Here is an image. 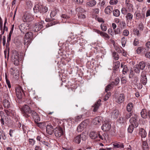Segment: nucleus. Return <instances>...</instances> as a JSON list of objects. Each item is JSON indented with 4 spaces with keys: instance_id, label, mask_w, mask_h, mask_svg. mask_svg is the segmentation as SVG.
<instances>
[{
    "instance_id": "f03ea898",
    "label": "nucleus",
    "mask_w": 150,
    "mask_h": 150,
    "mask_svg": "<svg viewBox=\"0 0 150 150\" xmlns=\"http://www.w3.org/2000/svg\"><path fill=\"white\" fill-rule=\"evenodd\" d=\"M21 110L24 116L26 117H30V114L33 110L28 105H25L22 107L21 109Z\"/></svg>"
},
{
    "instance_id": "0eeeda50",
    "label": "nucleus",
    "mask_w": 150,
    "mask_h": 150,
    "mask_svg": "<svg viewBox=\"0 0 150 150\" xmlns=\"http://www.w3.org/2000/svg\"><path fill=\"white\" fill-rule=\"evenodd\" d=\"M29 24L26 23L22 24L19 25V28L21 32L23 34L25 33L26 32L28 31L29 29Z\"/></svg>"
},
{
    "instance_id": "de8ad7c7",
    "label": "nucleus",
    "mask_w": 150,
    "mask_h": 150,
    "mask_svg": "<svg viewBox=\"0 0 150 150\" xmlns=\"http://www.w3.org/2000/svg\"><path fill=\"white\" fill-rule=\"evenodd\" d=\"M101 29L104 31H105L107 30L106 26L103 24H101L100 25Z\"/></svg>"
},
{
    "instance_id": "09e8293b",
    "label": "nucleus",
    "mask_w": 150,
    "mask_h": 150,
    "mask_svg": "<svg viewBox=\"0 0 150 150\" xmlns=\"http://www.w3.org/2000/svg\"><path fill=\"white\" fill-rule=\"evenodd\" d=\"M110 95L111 93L110 92L108 93L105 95V97L104 98V100L105 101L107 100L108 99L109 97L110 96Z\"/></svg>"
},
{
    "instance_id": "680f3d73",
    "label": "nucleus",
    "mask_w": 150,
    "mask_h": 150,
    "mask_svg": "<svg viewBox=\"0 0 150 150\" xmlns=\"http://www.w3.org/2000/svg\"><path fill=\"white\" fill-rule=\"evenodd\" d=\"M122 13L123 14H125L127 12V10L126 8H123L121 10Z\"/></svg>"
},
{
    "instance_id": "49530a36",
    "label": "nucleus",
    "mask_w": 150,
    "mask_h": 150,
    "mask_svg": "<svg viewBox=\"0 0 150 150\" xmlns=\"http://www.w3.org/2000/svg\"><path fill=\"white\" fill-rule=\"evenodd\" d=\"M127 68L126 65H124L122 70V72L123 74H125L127 72Z\"/></svg>"
},
{
    "instance_id": "bb28decb",
    "label": "nucleus",
    "mask_w": 150,
    "mask_h": 150,
    "mask_svg": "<svg viewBox=\"0 0 150 150\" xmlns=\"http://www.w3.org/2000/svg\"><path fill=\"white\" fill-rule=\"evenodd\" d=\"M85 127V126H84V125L83 123L80 124L78 127L77 128V131L78 132H81L83 129L84 127Z\"/></svg>"
},
{
    "instance_id": "e2e57ef3",
    "label": "nucleus",
    "mask_w": 150,
    "mask_h": 150,
    "mask_svg": "<svg viewBox=\"0 0 150 150\" xmlns=\"http://www.w3.org/2000/svg\"><path fill=\"white\" fill-rule=\"evenodd\" d=\"M139 43V40L137 39H135L134 41L133 45L134 46H136Z\"/></svg>"
},
{
    "instance_id": "f704fd0d",
    "label": "nucleus",
    "mask_w": 150,
    "mask_h": 150,
    "mask_svg": "<svg viewBox=\"0 0 150 150\" xmlns=\"http://www.w3.org/2000/svg\"><path fill=\"white\" fill-rule=\"evenodd\" d=\"M113 15L116 17H118L120 15V12L118 9L113 10Z\"/></svg>"
},
{
    "instance_id": "c85d7f7f",
    "label": "nucleus",
    "mask_w": 150,
    "mask_h": 150,
    "mask_svg": "<svg viewBox=\"0 0 150 150\" xmlns=\"http://www.w3.org/2000/svg\"><path fill=\"white\" fill-rule=\"evenodd\" d=\"M129 0H126L125 1V4L126 6L130 10L132 9V5L129 3Z\"/></svg>"
},
{
    "instance_id": "f257e3e1",
    "label": "nucleus",
    "mask_w": 150,
    "mask_h": 150,
    "mask_svg": "<svg viewBox=\"0 0 150 150\" xmlns=\"http://www.w3.org/2000/svg\"><path fill=\"white\" fill-rule=\"evenodd\" d=\"M33 34L31 32H28L25 35L24 40V44L27 47L31 42L33 38Z\"/></svg>"
},
{
    "instance_id": "8fccbe9b",
    "label": "nucleus",
    "mask_w": 150,
    "mask_h": 150,
    "mask_svg": "<svg viewBox=\"0 0 150 150\" xmlns=\"http://www.w3.org/2000/svg\"><path fill=\"white\" fill-rule=\"evenodd\" d=\"M140 69L137 65L134 67V71L137 73H139L140 72Z\"/></svg>"
},
{
    "instance_id": "4be33fe9",
    "label": "nucleus",
    "mask_w": 150,
    "mask_h": 150,
    "mask_svg": "<svg viewBox=\"0 0 150 150\" xmlns=\"http://www.w3.org/2000/svg\"><path fill=\"white\" fill-rule=\"evenodd\" d=\"M43 27L41 23L37 24L35 27V32H37L40 30Z\"/></svg>"
},
{
    "instance_id": "a211bd4d",
    "label": "nucleus",
    "mask_w": 150,
    "mask_h": 150,
    "mask_svg": "<svg viewBox=\"0 0 150 150\" xmlns=\"http://www.w3.org/2000/svg\"><path fill=\"white\" fill-rule=\"evenodd\" d=\"M133 16L130 13H128L126 14L125 16L126 20L127 22H129L132 21L133 18Z\"/></svg>"
},
{
    "instance_id": "39448f33",
    "label": "nucleus",
    "mask_w": 150,
    "mask_h": 150,
    "mask_svg": "<svg viewBox=\"0 0 150 150\" xmlns=\"http://www.w3.org/2000/svg\"><path fill=\"white\" fill-rule=\"evenodd\" d=\"M16 95L17 98L19 99L22 98L23 95L24 94V91L22 87L20 86H17L16 88Z\"/></svg>"
},
{
    "instance_id": "6e6d98bb",
    "label": "nucleus",
    "mask_w": 150,
    "mask_h": 150,
    "mask_svg": "<svg viewBox=\"0 0 150 150\" xmlns=\"http://www.w3.org/2000/svg\"><path fill=\"white\" fill-rule=\"evenodd\" d=\"M133 115L132 114L131 112L127 113L126 114L125 118V119H127L130 118L132 115V116Z\"/></svg>"
},
{
    "instance_id": "ea45409f",
    "label": "nucleus",
    "mask_w": 150,
    "mask_h": 150,
    "mask_svg": "<svg viewBox=\"0 0 150 150\" xmlns=\"http://www.w3.org/2000/svg\"><path fill=\"white\" fill-rule=\"evenodd\" d=\"M134 127L133 125H130L128 128L127 130L129 132L132 133L134 129Z\"/></svg>"
},
{
    "instance_id": "393cba45",
    "label": "nucleus",
    "mask_w": 150,
    "mask_h": 150,
    "mask_svg": "<svg viewBox=\"0 0 150 150\" xmlns=\"http://www.w3.org/2000/svg\"><path fill=\"white\" fill-rule=\"evenodd\" d=\"M141 82L144 85H145L147 83V78L145 75H142Z\"/></svg>"
},
{
    "instance_id": "dca6fc26",
    "label": "nucleus",
    "mask_w": 150,
    "mask_h": 150,
    "mask_svg": "<svg viewBox=\"0 0 150 150\" xmlns=\"http://www.w3.org/2000/svg\"><path fill=\"white\" fill-rule=\"evenodd\" d=\"M113 147L114 148H122L124 147V145L123 143L120 142H114L113 144Z\"/></svg>"
},
{
    "instance_id": "ddd939ff",
    "label": "nucleus",
    "mask_w": 150,
    "mask_h": 150,
    "mask_svg": "<svg viewBox=\"0 0 150 150\" xmlns=\"http://www.w3.org/2000/svg\"><path fill=\"white\" fill-rule=\"evenodd\" d=\"M125 99V96L123 94H120L118 96V98L116 100V102L118 103H122Z\"/></svg>"
},
{
    "instance_id": "37998d69",
    "label": "nucleus",
    "mask_w": 150,
    "mask_h": 150,
    "mask_svg": "<svg viewBox=\"0 0 150 150\" xmlns=\"http://www.w3.org/2000/svg\"><path fill=\"white\" fill-rule=\"evenodd\" d=\"M121 41L122 46L124 47L126 44L127 40L125 37H123L122 38Z\"/></svg>"
},
{
    "instance_id": "13d9d810",
    "label": "nucleus",
    "mask_w": 150,
    "mask_h": 150,
    "mask_svg": "<svg viewBox=\"0 0 150 150\" xmlns=\"http://www.w3.org/2000/svg\"><path fill=\"white\" fill-rule=\"evenodd\" d=\"M118 2L117 0H110V3L111 4H116Z\"/></svg>"
},
{
    "instance_id": "20e7f679",
    "label": "nucleus",
    "mask_w": 150,
    "mask_h": 150,
    "mask_svg": "<svg viewBox=\"0 0 150 150\" xmlns=\"http://www.w3.org/2000/svg\"><path fill=\"white\" fill-rule=\"evenodd\" d=\"M129 121L131 125H133L134 127H137L139 125L137 116L136 114H134L131 117Z\"/></svg>"
},
{
    "instance_id": "f8f14e48",
    "label": "nucleus",
    "mask_w": 150,
    "mask_h": 150,
    "mask_svg": "<svg viewBox=\"0 0 150 150\" xmlns=\"http://www.w3.org/2000/svg\"><path fill=\"white\" fill-rule=\"evenodd\" d=\"M53 127L51 125H48L46 128V132L49 134H52L54 132Z\"/></svg>"
},
{
    "instance_id": "9d476101",
    "label": "nucleus",
    "mask_w": 150,
    "mask_h": 150,
    "mask_svg": "<svg viewBox=\"0 0 150 150\" xmlns=\"http://www.w3.org/2000/svg\"><path fill=\"white\" fill-rule=\"evenodd\" d=\"M42 5L40 4H38L35 5L33 8L34 12L36 13H40Z\"/></svg>"
},
{
    "instance_id": "c9c22d12",
    "label": "nucleus",
    "mask_w": 150,
    "mask_h": 150,
    "mask_svg": "<svg viewBox=\"0 0 150 150\" xmlns=\"http://www.w3.org/2000/svg\"><path fill=\"white\" fill-rule=\"evenodd\" d=\"M120 66V63L119 61H117L113 65L114 70H116L118 69Z\"/></svg>"
},
{
    "instance_id": "1a4fd4ad",
    "label": "nucleus",
    "mask_w": 150,
    "mask_h": 150,
    "mask_svg": "<svg viewBox=\"0 0 150 150\" xmlns=\"http://www.w3.org/2000/svg\"><path fill=\"white\" fill-rule=\"evenodd\" d=\"M111 125L109 123H104L101 127V129L104 131H108L111 128Z\"/></svg>"
},
{
    "instance_id": "603ef678",
    "label": "nucleus",
    "mask_w": 150,
    "mask_h": 150,
    "mask_svg": "<svg viewBox=\"0 0 150 150\" xmlns=\"http://www.w3.org/2000/svg\"><path fill=\"white\" fill-rule=\"evenodd\" d=\"M112 86L111 85H108L106 87L105 91L107 92L108 91H109L112 88Z\"/></svg>"
},
{
    "instance_id": "bf43d9fd",
    "label": "nucleus",
    "mask_w": 150,
    "mask_h": 150,
    "mask_svg": "<svg viewBox=\"0 0 150 150\" xmlns=\"http://www.w3.org/2000/svg\"><path fill=\"white\" fill-rule=\"evenodd\" d=\"M29 142L30 144L32 146L33 145L35 142V140L33 139H29Z\"/></svg>"
},
{
    "instance_id": "cd10ccee",
    "label": "nucleus",
    "mask_w": 150,
    "mask_h": 150,
    "mask_svg": "<svg viewBox=\"0 0 150 150\" xmlns=\"http://www.w3.org/2000/svg\"><path fill=\"white\" fill-rule=\"evenodd\" d=\"M48 10V9L47 7L42 5V7L41 8L40 14H42V15H43L44 13H46Z\"/></svg>"
},
{
    "instance_id": "2f4dec72",
    "label": "nucleus",
    "mask_w": 150,
    "mask_h": 150,
    "mask_svg": "<svg viewBox=\"0 0 150 150\" xmlns=\"http://www.w3.org/2000/svg\"><path fill=\"white\" fill-rule=\"evenodd\" d=\"M141 115L142 117L144 118H146L147 117V113H146V110L145 109L142 110L141 112Z\"/></svg>"
},
{
    "instance_id": "e433bc0d",
    "label": "nucleus",
    "mask_w": 150,
    "mask_h": 150,
    "mask_svg": "<svg viewBox=\"0 0 150 150\" xmlns=\"http://www.w3.org/2000/svg\"><path fill=\"white\" fill-rule=\"evenodd\" d=\"M76 12L78 13V14L79 13H82L85 11V10L84 9L80 7L77 8L76 9Z\"/></svg>"
},
{
    "instance_id": "423d86ee",
    "label": "nucleus",
    "mask_w": 150,
    "mask_h": 150,
    "mask_svg": "<svg viewBox=\"0 0 150 150\" xmlns=\"http://www.w3.org/2000/svg\"><path fill=\"white\" fill-rule=\"evenodd\" d=\"M55 136L58 138L60 137L63 134L64 132L62 129L61 127H57L54 130Z\"/></svg>"
},
{
    "instance_id": "72a5a7b5",
    "label": "nucleus",
    "mask_w": 150,
    "mask_h": 150,
    "mask_svg": "<svg viewBox=\"0 0 150 150\" xmlns=\"http://www.w3.org/2000/svg\"><path fill=\"white\" fill-rule=\"evenodd\" d=\"M81 139L79 135L76 137L74 139V141L76 143L79 144L81 142Z\"/></svg>"
},
{
    "instance_id": "f3484780",
    "label": "nucleus",
    "mask_w": 150,
    "mask_h": 150,
    "mask_svg": "<svg viewBox=\"0 0 150 150\" xmlns=\"http://www.w3.org/2000/svg\"><path fill=\"white\" fill-rule=\"evenodd\" d=\"M113 9L111 6L107 7L105 10V12L107 14H110L113 11Z\"/></svg>"
},
{
    "instance_id": "a19ab883",
    "label": "nucleus",
    "mask_w": 150,
    "mask_h": 150,
    "mask_svg": "<svg viewBox=\"0 0 150 150\" xmlns=\"http://www.w3.org/2000/svg\"><path fill=\"white\" fill-rule=\"evenodd\" d=\"M144 49L142 47H138L137 50V54H140L141 52H143V51H144Z\"/></svg>"
},
{
    "instance_id": "b1692460",
    "label": "nucleus",
    "mask_w": 150,
    "mask_h": 150,
    "mask_svg": "<svg viewBox=\"0 0 150 150\" xmlns=\"http://www.w3.org/2000/svg\"><path fill=\"white\" fill-rule=\"evenodd\" d=\"M96 1L95 0H91L86 3V5L90 7H93L96 5Z\"/></svg>"
},
{
    "instance_id": "69168bd1",
    "label": "nucleus",
    "mask_w": 150,
    "mask_h": 150,
    "mask_svg": "<svg viewBox=\"0 0 150 150\" xmlns=\"http://www.w3.org/2000/svg\"><path fill=\"white\" fill-rule=\"evenodd\" d=\"M11 36H10V35H8V36L7 38V43L6 45L7 46V45H8L9 44V42L10 41L11 39Z\"/></svg>"
},
{
    "instance_id": "774afa93",
    "label": "nucleus",
    "mask_w": 150,
    "mask_h": 150,
    "mask_svg": "<svg viewBox=\"0 0 150 150\" xmlns=\"http://www.w3.org/2000/svg\"><path fill=\"white\" fill-rule=\"evenodd\" d=\"M5 112L8 116H11L12 114L8 110H5Z\"/></svg>"
},
{
    "instance_id": "a18cd8bd",
    "label": "nucleus",
    "mask_w": 150,
    "mask_h": 150,
    "mask_svg": "<svg viewBox=\"0 0 150 150\" xmlns=\"http://www.w3.org/2000/svg\"><path fill=\"white\" fill-rule=\"evenodd\" d=\"M112 55L114 57V59L115 60H117L118 59V55L117 52H113Z\"/></svg>"
},
{
    "instance_id": "4d7b16f0",
    "label": "nucleus",
    "mask_w": 150,
    "mask_h": 150,
    "mask_svg": "<svg viewBox=\"0 0 150 150\" xmlns=\"http://www.w3.org/2000/svg\"><path fill=\"white\" fill-rule=\"evenodd\" d=\"M37 125L40 128H42L43 126V124L41 122H35Z\"/></svg>"
},
{
    "instance_id": "338daca9",
    "label": "nucleus",
    "mask_w": 150,
    "mask_h": 150,
    "mask_svg": "<svg viewBox=\"0 0 150 150\" xmlns=\"http://www.w3.org/2000/svg\"><path fill=\"white\" fill-rule=\"evenodd\" d=\"M61 17L63 18L66 19H68L69 18V16L65 14H62L61 16Z\"/></svg>"
},
{
    "instance_id": "9b49d317",
    "label": "nucleus",
    "mask_w": 150,
    "mask_h": 150,
    "mask_svg": "<svg viewBox=\"0 0 150 150\" xmlns=\"http://www.w3.org/2000/svg\"><path fill=\"white\" fill-rule=\"evenodd\" d=\"M54 18H46L45 19V21L46 22H49V23L47 25L48 27L52 26L57 24V22L54 21Z\"/></svg>"
},
{
    "instance_id": "3c124183",
    "label": "nucleus",
    "mask_w": 150,
    "mask_h": 150,
    "mask_svg": "<svg viewBox=\"0 0 150 150\" xmlns=\"http://www.w3.org/2000/svg\"><path fill=\"white\" fill-rule=\"evenodd\" d=\"M101 35L106 38L107 39H109L110 38L109 36L107 33L103 32L101 33Z\"/></svg>"
},
{
    "instance_id": "5701e85b",
    "label": "nucleus",
    "mask_w": 150,
    "mask_h": 150,
    "mask_svg": "<svg viewBox=\"0 0 150 150\" xmlns=\"http://www.w3.org/2000/svg\"><path fill=\"white\" fill-rule=\"evenodd\" d=\"M87 134L86 132H83L79 135L81 139L83 141H85L87 139Z\"/></svg>"
},
{
    "instance_id": "0e129e2a",
    "label": "nucleus",
    "mask_w": 150,
    "mask_h": 150,
    "mask_svg": "<svg viewBox=\"0 0 150 150\" xmlns=\"http://www.w3.org/2000/svg\"><path fill=\"white\" fill-rule=\"evenodd\" d=\"M133 32L134 33L137 35L138 36L139 34V30L137 29H134L133 30Z\"/></svg>"
},
{
    "instance_id": "c03bdc74",
    "label": "nucleus",
    "mask_w": 150,
    "mask_h": 150,
    "mask_svg": "<svg viewBox=\"0 0 150 150\" xmlns=\"http://www.w3.org/2000/svg\"><path fill=\"white\" fill-rule=\"evenodd\" d=\"M30 18L29 17L27 14L26 16L25 15L24 17H23V21L24 22H29L30 21L29 19Z\"/></svg>"
},
{
    "instance_id": "a878e982",
    "label": "nucleus",
    "mask_w": 150,
    "mask_h": 150,
    "mask_svg": "<svg viewBox=\"0 0 150 150\" xmlns=\"http://www.w3.org/2000/svg\"><path fill=\"white\" fill-rule=\"evenodd\" d=\"M133 105L131 103H129L127 106V110L128 112H131L133 108Z\"/></svg>"
},
{
    "instance_id": "5fc2aeb1",
    "label": "nucleus",
    "mask_w": 150,
    "mask_h": 150,
    "mask_svg": "<svg viewBox=\"0 0 150 150\" xmlns=\"http://www.w3.org/2000/svg\"><path fill=\"white\" fill-rule=\"evenodd\" d=\"M129 34V32L127 30H124L123 32V34L125 36H127Z\"/></svg>"
},
{
    "instance_id": "473e14b6",
    "label": "nucleus",
    "mask_w": 150,
    "mask_h": 150,
    "mask_svg": "<svg viewBox=\"0 0 150 150\" xmlns=\"http://www.w3.org/2000/svg\"><path fill=\"white\" fill-rule=\"evenodd\" d=\"M137 66L140 69L143 70L145 67V63L143 62H140Z\"/></svg>"
},
{
    "instance_id": "6e6552de",
    "label": "nucleus",
    "mask_w": 150,
    "mask_h": 150,
    "mask_svg": "<svg viewBox=\"0 0 150 150\" xmlns=\"http://www.w3.org/2000/svg\"><path fill=\"white\" fill-rule=\"evenodd\" d=\"M31 116L34 119L35 122H38L40 121V117L38 114L34 110L32 111L30 115V117Z\"/></svg>"
},
{
    "instance_id": "7c9ffc66",
    "label": "nucleus",
    "mask_w": 150,
    "mask_h": 150,
    "mask_svg": "<svg viewBox=\"0 0 150 150\" xmlns=\"http://www.w3.org/2000/svg\"><path fill=\"white\" fill-rule=\"evenodd\" d=\"M142 146L143 150H149L148 146L146 142H143L142 143Z\"/></svg>"
},
{
    "instance_id": "412c9836",
    "label": "nucleus",
    "mask_w": 150,
    "mask_h": 150,
    "mask_svg": "<svg viewBox=\"0 0 150 150\" xmlns=\"http://www.w3.org/2000/svg\"><path fill=\"white\" fill-rule=\"evenodd\" d=\"M102 121L101 117H98L95 118L93 120V122L95 125H98Z\"/></svg>"
},
{
    "instance_id": "6ab92c4d",
    "label": "nucleus",
    "mask_w": 150,
    "mask_h": 150,
    "mask_svg": "<svg viewBox=\"0 0 150 150\" xmlns=\"http://www.w3.org/2000/svg\"><path fill=\"white\" fill-rule=\"evenodd\" d=\"M90 137L92 139H95L98 137V133L94 131L91 132L89 134Z\"/></svg>"
},
{
    "instance_id": "052dcab7",
    "label": "nucleus",
    "mask_w": 150,
    "mask_h": 150,
    "mask_svg": "<svg viewBox=\"0 0 150 150\" xmlns=\"http://www.w3.org/2000/svg\"><path fill=\"white\" fill-rule=\"evenodd\" d=\"M6 83L8 85V87L10 88H11V85L10 83V82L7 79V78L6 76Z\"/></svg>"
},
{
    "instance_id": "4c0bfd02",
    "label": "nucleus",
    "mask_w": 150,
    "mask_h": 150,
    "mask_svg": "<svg viewBox=\"0 0 150 150\" xmlns=\"http://www.w3.org/2000/svg\"><path fill=\"white\" fill-rule=\"evenodd\" d=\"M118 121L120 123H123L126 122V119L124 117H121L119 118Z\"/></svg>"
},
{
    "instance_id": "2eb2a0df",
    "label": "nucleus",
    "mask_w": 150,
    "mask_h": 150,
    "mask_svg": "<svg viewBox=\"0 0 150 150\" xmlns=\"http://www.w3.org/2000/svg\"><path fill=\"white\" fill-rule=\"evenodd\" d=\"M119 115V112L117 110H115L111 112V117L113 118H117L118 117Z\"/></svg>"
},
{
    "instance_id": "aec40b11",
    "label": "nucleus",
    "mask_w": 150,
    "mask_h": 150,
    "mask_svg": "<svg viewBox=\"0 0 150 150\" xmlns=\"http://www.w3.org/2000/svg\"><path fill=\"white\" fill-rule=\"evenodd\" d=\"M100 100L98 101V102L96 103L93 105V112H96L99 106L100 105Z\"/></svg>"
},
{
    "instance_id": "864d4df0",
    "label": "nucleus",
    "mask_w": 150,
    "mask_h": 150,
    "mask_svg": "<svg viewBox=\"0 0 150 150\" xmlns=\"http://www.w3.org/2000/svg\"><path fill=\"white\" fill-rule=\"evenodd\" d=\"M114 31L115 34H119L121 33V30L119 28L115 29L114 30Z\"/></svg>"
},
{
    "instance_id": "c756f323",
    "label": "nucleus",
    "mask_w": 150,
    "mask_h": 150,
    "mask_svg": "<svg viewBox=\"0 0 150 150\" xmlns=\"http://www.w3.org/2000/svg\"><path fill=\"white\" fill-rule=\"evenodd\" d=\"M3 103L4 107L6 108H8L10 107V103L8 100L6 99L4 100H3Z\"/></svg>"
},
{
    "instance_id": "58836bf2",
    "label": "nucleus",
    "mask_w": 150,
    "mask_h": 150,
    "mask_svg": "<svg viewBox=\"0 0 150 150\" xmlns=\"http://www.w3.org/2000/svg\"><path fill=\"white\" fill-rule=\"evenodd\" d=\"M76 4L79 5L82 4L83 2V0H72Z\"/></svg>"
},
{
    "instance_id": "4468645a",
    "label": "nucleus",
    "mask_w": 150,
    "mask_h": 150,
    "mask_svg": "<svg viewBox=\"0 0 150 150\" xmlns=\"http://www.w3.org/2000/svg\"><path fill=\"white\" fill-rule=\"evenodd\" d=\"M139 134L142 138H145L146 135V132L145 129L142 128L139 129Z\"/></svg>"
},
{
    "instance_id": "79ce46f5",
    "label": "nucleus",
    "mask_w": 150,
    "mask_h": 150,
    "mask_svg": "<svg viewBox=\"0 0 150 150\" xmlns=\"http://www.w3.org/2000/svg\"><path fill=\"white\" fill-rule=\"evenodd\" d=\"M144 28V26L142 22H140L138 25V28L140 30L142 31L143 30Z\"/></svg>"
},
{
    "instance_id": "7ed1b4c3",
    "label": "nucleus",
    "mask_w": 150,
    "mask_h": 150,
    "mask_svg": "<svg viewBox=\"0 0 150 150\" xmlns=\"http://www.w3.org/2000/svg\"><path fill=\"white\" fill-rule=\"evenodd\" d=\"M12 61L14 64L16 66L18 65L19 54L17 51H15L13 52L11 57Z\"/></svg>"
}]
</instances>
